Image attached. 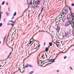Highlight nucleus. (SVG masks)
I'll use <instances>...</instances> for the list:
<instances>
[{"label": "nucleus", "mask_w": 74, "mask_h": 74, "mask_svg": "<svg viewBox=\"0 0 74 74\" xmlns=\"http://www.w3.org/2000/svg\"><path fill=\"white\" fill-rule=\"evenodd\" d=\"M73 20H74V16L73 14H71L67 16V20L68 21L66 22L65 23V27H68V26H71L72 27L73 29H74V27H73V24L74 26V22L73 21Z\"/></svg>", "instance_id": "nucleus-1"}, {"label": "nucleus", "mask_w": 74, "mask_h": 74, "mask_svg": "<svg viewBox=\"0 0 74 74\" xmlns=\"http://www.w3.org/2000/svg\"><path fill=\"white\" fill-rule=\"evenodd\" d=\"M56 59V58L54 59H51L49 60V62H47L46 63H49V62H55V60Z\"/></svg>", "instance_id": "nucleus-2"}, {"label": "nucleus", "mask_w": 74, "mask_h": 74, "mask_svg": "<svg viewBox=\"0 0 74 74\" xmlns=\"http://www.w3.org/2000/svg\"><path fill=\"white\" fill-rule=\"evenodd\" d=\"M29 67V65L28 64L27 65L25 66H24V67L23 68V71L22 72H21L22 73H23L24 72L25 70V68H27Z\"/></svg>", "instance_id": "nucleus-3"}, {"label": "nucleus", "mask_w": 74, "mask_h": 74, "mask_svg": "<svg viewBox=\"0 0 74 74\" xmlns=\"http://www.w3.org/2000/svg\"><path fill=\"white\" fill-rule=\"evenodd\" d=\"M40 3V1L39 0L36 1L35 2V4L36 5H38Z\"/></svg>", "instance_id": "nucleus-4"}, {"label": "nucleus", "mask_w": 74, "mask_h": 74, "mask_svg": "<svg viewBox=\"0 0 74 74\" xmlns=\"http://www.w3.org/2000/svg\"><path fill=\"white\" fill-rule=\"evenodd\" d=\"M69 10H67V9H64L62 10V12H63V14H64V12H66V11H68Z\"/></svg>", "instance_id": "nucleus-5"}, {"label": "nucleus", "mask_w": 74, "mask_h": 74, "mask_svg": "<svg viewBox=\"0 0 74 74\" xmlns=\"http://www.w3.org/2000/svg\"><path fill=\"white\" fill-rule=\"evenodd\" d=\"M27 11H29V12H30V11H29V10H27V9L26 10H25L24 12H23V14L22 15V16H21L20 17H19L18 18H17V19H18V18H21V17H22V16H23V14H25V12H27Z\"/></svg>", "instance_id": "nucleus-6"}, {"label": "nucleus", "mask_w": 74, "mask_h": 74, "mask_svg": "<svg viewBox=\"0 0 74 74\" xmlns=\"http://www.w3.org/2000/svg\"><path fill=\"white\" fill-rule=\"evenodd\" d=\"M69 36V34H68V33H65V36H63L64 37H67Z\"/></svg>", "instance_id": "nucleus-7"}, {"label": "nucleus", "mask_w": 74, "mask_h": 74, "mask_svg": "<svg viewBox=\"0 0 74 74\" xmlns=\"http://www.w3.org/2000/svg\"><path fill=\"white\" fill-rule=\"evenodd\" d=\"M60 27H58L57 29H56V30L58 32L59 31V30H60Z\"/></svg>", "instance_id": "nucleus-8"}, {"label": "nucleus", "mask_w": 74, "mask_h": 74, "mask_svg": "<svg viewBox=\"0 0 74 74\" xmlns=\"http://www.w3.org/2000/svg\"><path fill=\"white\" fill-rule=\"evenodd\" d=\"M11 53H12V52H11L10 53V54L9 55V56L7 57V58H6V59L5 60H7V59H8V58H10V57H9V56H10V55H11Z\"/></svg>", "instance_id": "nucleus-9"}, {"label": "nucleus", "mask_w": 74, "mask_h": 74, "mask_svg": "<svg viewBox=\"0 0 74 74\" xmlns=\"http://www.w3.org/2000/svg\"><path fill=\"white\" fill-rule=\"evenodd\" d=\"M3 12H0V21H1V14H3Z\"/></svg>", "instance_id": "nucleus-10"}, {"label": "nucleus", "mask_w": 74, "mask_h": 74, "mask_svg": "<svg viewBox=\"0 0 74 74\" xmlns=\"http://www.w3.org/2000/svg\"><path fill=\"white\" fill-rule=\"evenodd\" d=\"M62 21L63 22H64V21L66 20V19L64 18V17L63 18H62Z\"/></svg>", "instance_id": "nucleus-11"}, {"label": "nucleus", "mask_w": 74, "mask_h": 74, "mask_svg": "<svg viewBox=\"0 0 74 74\" xmlns=\"http://www.w3.org/2000/svg\"><path fill=\"white\" fill-rule=\"evenodd\" d=\"M48 49H49L48 47H46L45 49V51L46 52H47L48 51Z\"/></svg>", "instance_id": "nucleus-12"}, {"label": "nucleus", "mask_w": 74, "mask_h": 74, "mask_svg": "<svg viewBox=\"0 0 74 74\" xmlns=\"http://www.w3.org/2000/svg\"><path fill=\"white\" fill-rule=\"evenodd\" d=\"M63 15L64 16L63 17V18H64V14H63V13H61V14H60V15H59V16L60 15L61 16V17H62V16H63V15Z\"/></svg>", "instance_id": "nucleus-13"}, {"label": "nucleus", "mask_w": 74, "mask_h": 74, "mask_svg": "<svg viewBox=\"0 0 74 74\" xmlns=\"http://www.w3.org/2000/svg\"><path fill=\"white\" fill-rule=\"evenodd\" d=\"M29 55V56H28L26 58H25V59H24L23 61H24V60H25V59H26L28 58H29V56H30L31 55H32V54L31 53V54H30Z\"/></svg>", "instance_id": "nucleus-14"}, {"label": "nucleus", "mask_w": 74, "mask_h": 74, "mask_svg": "<svg viewBox=\"0 0 74 74\" xmlns=\"http://www.w3.org/2000/svg\"><path fill=\"white\" fill-rule=\"evenodd\" d=\"M38 49L36 51H35L34 52H32L31 53V54H32V53H35V52H37V51H38Z\"/></svg>", "instance_id": "nucleus-15"}, {"label": "nucleus", "mask_w": 74, "mask_h": 74, "mask_svg": "<svg viewBox=\"0 0 74 74\" xmlns=\"http://www.w3.org/2000/svg\"><path fill=\"white\" fill-rule=\"evenodd\" d=\"M41 32V31H39L38 32H37V33H36V34H35L34 35V36H35V35H36V34H38V33H39V32Z\"/></svg>", "instance_id": "nucleus-16"}, {"label": "nucleus", "mask_w": 74, "mask_h": 74, "mask_svg": "<svg viewBox=\"0 0 74 74\" xmlns=\"http://www.w3.org/2000/svg\"><path fill=\"white\" fill-rule=\"evenodd\" d=\"M16 12H15L14 13V16H16Z\"/></svg>", "instance_id": "nucleus-17"}, {"label": "nucleus", "mask_w": 74, "mask_h": 74, "mask_svg": "<svg viewBox=\"0 0 74 74\" xmlns=\"http://www.w3.org/2000/svg\"><path fill=\"white\" fill-rule=\"evenodd\" d=\"M4 3H5V1H3V2L2 3V5H4Z\"/></svg>", "instance_id": "nucleus-18"}, {"label": "nucleus", "mask_w": 74, "mask_h": 74, "mask_svg": "<svg viewBox=\"0 0 74 74\" xmlns=\"http://www.w3.org/2000/svg\"><path fill=\"white\" fill-rule=\"evenodd\" d=\"M16 21L14 22L13 21H9L10 22H12V23H15V22H16Z\"/></svg>", "instance_id": "nucleus-19"}, {"label": "nucleus", "mask_w": 74, "mask_h": 74, "mask_svg": "<svg viewBox=\"0 0 74 74\" xmlns=\"http://www.w3.org/2000/svg\"><path fill=\"white\" fill-rule=\"evenodd\" d=\"M49 44L50 46H52V43L49 42Z\"/></svg>", "instance_id": "nucleus-20"}, {"label": "nucleus", "mask_w": 74, "mask_h": 74, "mask_svg": "<svg viewBox=\"0 0 74 74\" xmlns=\"http://www.w3.org/2000/svg\"><path fill=\"white\" fill-rule=\"evenodd\" d=\"M52 64V62L47 64H46L45 66H48V65H49V64Z\"/></svg>", "instance_id": "nucleus-21"}, {"label": "nucleus", "mask_w": 74, "mask_h": 74, "mask_svg": "<svg viewBox=\"0 0 74 74\" xmlns=\"http://www.w3.org/2000/svg\"><path fill=\"white\" fill-rule=\"evenodd\" d=\"M6 14L7 16H8V15H9V14H8V12H6Z\"/></svg>", "instance_id": "nucleus-22"}, {"label": "nucleus", "mask_w": 74, "mask_h": 74, "mask_svg": "<svg viewBox=\"0 0 74 74\" xmlns=\"http://www.w3.org/2000/svg\"><path fill=\"white\" fill-rule=\"evenodd\" d=\"M2 25H3V24L2 23H0V27H1V26H2Z\"/></svg>", "instance_id": "nucleus-23"}, {"label": "nucleus", "mask_w": 74, "mask_h": 74, "mask_svg": "<svg viewBox=\"0 0 74 74\" xmlns=\"http://www.w3.org/2000/svg\"><path fill=\"white\" fill-rule=\"evenodd\" d=\"M44 7H43V8H42V10L41 11V12H42V11H43V10L44 9Z\"/></svg>", "instance_id": "nucleus-24"}, {"label": "nucleus", "mask_w": 74, "mask_h": 74, "mask_svg": "<svg viewBox=\"0 0 74 74\" xmlns=\"http://www.w3.org/2000/svg\"><path fill=\"white\" fill-rule=\"evenodd\" d=\"M66 9H67V10H68V9H69V10L70 11H71V9L69 7H68Z\"/></svg>", "instance_id": "nucleus-25"}, {"label": "nucleus", "mask_w": 74, "mask_h": 74, "mask_svg": "<svg viewBox=\"0 0 74 74\" xmlns=\"http://www.w3.org/2000/svg\"><path fill=\"white\" fill-rule=\"evenodd\" d=\"M52 34H54V35L55 34V33H54V32H53V31H52Z\"/></svg>", "instance_id": "nucleus-26"}, {"label": "nucleus", "mask_w": 74, "mask_h": 74, "mask_svg": "<svg viewBox=\"0 0 74 74\" xmlns=\"http://www.w3.org/2000/svg\"><path fill=\"white\" fill-rule=\"evenodd\" d=\"M11 25H12V27L14 26V24H10Z\"/></svg>", "instance_id": "nucleus-27"}, {"label": "nucleus", "mask_w": 74, "mask_h": 74, "mask_svg": "<svg viewBox=\"0 0 74 74\" xmlns=\"http://www.w3.org/2000/svg\"><path fill=\"white\" fill-rule=\"evenodd\" d=\"M62 19H60L59 21V22H62Z\"/></svg>", "instance_id": "nucleus-28"}, {"label": "nucleus", "mask_w": 74, "mask_h": 74, "mask_svg": "<svg viewBox=\"0 0 74 74\" xmlns=\"http://www.w3.org/2000/svg\"><path fill=\"white\" fill-rule=\"evenodd\" d=\"M50 28H51V26H49V31H50Z\"/></svg>", "instance_id": "nucleus-29"}, {"label": "nucleus", "mask_w": 74, "mask_h": 74, "mask_svg": "<svg viewBox=\"0 0 74 74\" xmlns=\"http://www.w3.org/2000/svg\"><path fill=\"white\" fill-rule=\"evenodd\" d=\"M71 5L72 7H73V6H74V4L73 3H72L71 4Z\"/></svg>", "instance_id": "nucleus-30"}, {"label": "nucleus", "mask_w": 74, "mask_h": 74, "mask_svg": "<svg viewBox=\"0 0 74 74\" xmlns=\"http://www.w3.org/2000/svg\"><path fill=\"white\" fill-rule=\"evenodd\" d=\"M5 37L3 39V42L5 41Z\"/></svg>", "instance_id": "nucleus-31"}, {"label": "nucleus", "mask_w": 74, "mask_h": 74, "mask_svg": "<svg viewBox=\"0 0 74 74\" xmlns=\"http://www.w3.org/2000/svg\"><path fill=\"white\" fill-rule=\"evenodd\" d=\"M67 58V56H65L64 58V59H66V58Z\"/></svg>", "instance_id": "nucleus-32"}, {"label": "nucleus", "mask_w": 74, "mask_h": 74, "mask_svg": "<svg viewBox=\"0 0 74 74\" xmlns=\"http://www.w3.org/2000/svg\"><path fill=\"white\" fill-rule=\"evenodd\" d=\"M56 42H57V43H58V44H60V42H57V41H56Z\"/></svg>", "instance_id": "nucleus-33"}, {"label": "nucleus", "mask_w": 74, "mask_h": 74, "mask_svg": "<svg viewBox=\"0 0 74 74\" xmlns=\"http://www.w3.org/2000/svg\"><path fill=\"white\" fill-rule=\"evenodd\" d=\"M73 46H74V45H71V46H70V47L69 48H68V49H69V48H71V47H73Z\"/></svg>", "instance_id": "nucleus-34"}, {"label": "nucleus", "mask_w": 74, "mask_h": 74, "mask_svg": "<svg viewBox=\"0 0 74 74\" xmlns=\"http://www.w3.org/2000/svg\"><path fill=\"white\" fill-rule=\"evenodd\" d=\"M11 25V24H10V23H8V25Z\"/></svg>", "instance_id": "nucleus-35"}, {"label": "nucleus", "mask_w": 74, "mask_h": 74, "mask_svg": "<svg viewBox=\"0 0 74 74\" xmlns=\"http://www.w3.org/2000/svg\"><path fill=\"white\" fill-rule=\"evenodd\" d=\"M56 45L57 46V47H59V45L57 43H56Z\"/></svg>", "instance_id": "nucleus-36"}, {"label": "nucleus", "mask_w": 74, "mask_h": 74, "mask_svg": "<svg viewBox=\"0 0 74 74\" xmlns=\"http://www.w3.org/2000/svg\"><path fill=\"white\" fill-rule=\"evenodd\" d=\"M70 69H71V70H73V69L71 67H70Z\"/></svg>", "instance_id": "nucleus-37"}, {"label": "nucleus", "mask_w": 74, "mask_h": 74, "mask_svg": "<svg viewBox=\"0 0 74 74\" xmlns=\"http://www.w3.org/2000/svg\"><path fill=\"white\" fill-rule=\"evenodd\" d=\"M6 4L7 5H8V2H6Z\"/></svg>", "instance_id": "nucleus-38"}, {"label": "nucleus", "mask_w": 74, "mask_h": 74, "mask_svg": "<svg viewBox=\"0 0 74 74\" xmlns=\"http://www.w3.org/2000/svg\"><path fill=\"white\" fill-rule=\"evenodd\" d=\"M29 66L30 67H31V68L32 67V66L31 65H29Z\"/></svg>", "instance_id": "nucleus-39"}, {"label": "nucleus", "mask_w": 74, "mask_h": 74, "mask_svg": "<svg viewBox=\"0 0 74 74\" xmlns=\"http://www.w3.org/2000/svg\"><path fill=\"white\" fill-rule=\"evenodd\" d=\"M5 18L3 20L4 22H5Z\"/></svg>", "instance_id": "nucleus-40"}, {"label": "nucleus", "mask_w": 74, "mask_h": 74, "mask_svg": "<svg viewBox=\"0 0 74 74\" xmlns=\"http://www.w3.org/2000/svg\"><path fill=\"white\" fill-rule=\"evenodd\" d=\"M32 4V2H30V3L29 4V5H31V4Z\"/></svg>", "instance_id": "nucleus-41"}, {"label": "nucleus", "mask_w": 74, "mask_h": 74, "mask_svg": "<svg viewBox=\"0 0 74 74\" xmlns=\"http://www.w3.org/2000/svg\"><path fill=\"white\" fill-rule=\"evenodd\" d=\"M41 32H47L44 31H41Z\"/></svg>", "instance_id": "nucleus-42"}, {"label": "nucleus", "mask_w": 74, "mask_h": 74, "mask_svg": "<svg viewBox=\"0 0 74 74\" xmlns=\"http://www.w3.org/2000/svg\"><path fill=\"white\" fill-rule=\"evenodd\" d=\"M57 73H59V71L58 70H57Z\"/></svg>", "instance_id": "nucleus-43"}, {"label": "nucleus", "mask_w": 74, "mask_h": 74, "mask_svg": "<svg viewBox=\"0 0 74 74\" xmlns=\"http://www.w3.org/2000/svg\"><path fill=\"white\" fill-rule=\"evenodd\" d=\"M41 14H40L39 15H38V18H39V17H40V15H41Z\"/></svg>", "instance_id": "nucleus-44"}, {"label": "nucleus", "mask_w": 74, "mask_h": 74, "mask_svg": "<svg viewBox=\"0 0 74 74\" xmlns=\"http://www.w3.org/2000/svg\"><path fill=\"white\" fill-rule=\"evenodd\" d=\"M67 12H68V11L67 12L65 13L64 14L65 15H66V14H67Z\"/></svg>", "instance_id": "nucleus-45"}, {"label": "nucleus", "mask_w": 74, "mask_h": 74, "mask_svg": "<svg viewBox=\"0 0 74 74\" xmlns=\"http://www.w3.org/2000/svg\"><path fill=\"white\" fill-rule=\"evenodd\" d=\"M16 71L14 72V73H16V72H17V71Z\"/></svg>", "instance_id": "nucleus-46"}, {"label": "nucleus", "mask_w": 74, "mask_h": 74, "mask_svg": "<svg viewBox=\"0 0 74 74\" xmlns=\"http://www.w3.org/2000/svg\"><path fill=\"white\" fill-rule=\"evenodd\" d=\"M7 46H8V47H9V48H11V47H10V46H9L8 45H7Z\"/></svg>", "instance_id": "nucleus-47"}, {"label": "nucleus", "mask_w": 74, "mask_h": 74, "mask_svg": "<svg viewBox=\"0 0 74 74\" xmlns=\"http://www.w3.org/2000/svg\"><path fill=\"white\" fill-rule=\"evenodd\" d=\"M8 10L9 11H10V8H8Z\"/></svg>", "instance_id": "nucleus-48"}, {"label": "nucleus", "mask_w": 74, "mask_h": 74, "mask_svg": "<svg viewBox=\"0 0 74 74\" xmlns=\"http://www.w3.org/2000/svg\"><path fill=\"white\" fill-rule=\"evenodd\" d=\"M38 7V6H35V8H36V7Z\"/></svg>", "instance_id": "nucleus-49"}, {"label": "nucleus", "mask_w": 74, "mask_h": 74, "mask_svg": "<svg viewBox=\"0 0 74 74\" xmlns=\"http://www.w3.org/2000/svg\"><path fill=\"white\" fill-rule=\"evenodd\" d=\"M46 56V57L47 58H48V57H47V54H46V53H45Z\"/></svg>", "instance_id": "nucleus-50"}, {"label": "nucleus", "mask_w": 74, "mask_h": 74, "mask_svg": "<svg viewBox=\"0 0 74 74\" xmlns=\"http://www.w3.org/2000/svg\"><path fill=\"white\" fill-rule=\"evenodd\" d=\"M33 4H34V1Z\"/></svg>", "instance_id": "nucleus-51"}, {"label": "nucleus", "mask_w": 74, "mask_h": 74, "mask_svg": "<svg viewBox=\"0 0 74 74\" xmlns=\"http://www.w3.org/2000/svg\"><path fill=\"white\" fill-rule=\"evenodd\" d=\"M45 63H47L46 62V63H43V65H44V64H45Z\"/></svg>", "instance_id": "nucleus-52"}, {"label": "nucleus", "mask_w": 74, "mask_h": 74, "mask_svg": "<svg viewBox=\"0 0 74 74\" xmlns=\"http://www.w3.org/2000/svg\"><path fill=\"white\" fill-rule=\"evenodd\" d=\"M31 43H32V42H30L29 43V44L30 45L31 44Z\"/></svg>", "instance_id": "nucleus-53"}, {"label": "nucleus", "mask_w": 74, "mask_h": 74, "mask_svg": "<svg viewBox=\"0 0 74 74\" xmlns=\"http://www.w3.org/2000/svg\"><path fill=\"white\" fill-rule=\"evenodd\" d=\"M27 47H28V46H29V44H28V45H27Z\"/></svg>", "instance_id": "nucleus-54"}, {"label": "nucleus", "mask_w": 74, "mask_h": 74, "mask_svg": "<svg viewBox=\"0 0 74 74\" xmlns=\"http://www.w3.org/2000/svg\"><path fill=\"white\" fill-rule=\"evenodd\" d=\"M14 19V16L12 18V19Z\"/></svg>", "instance_id": "nucleus-55"}, {"label": "nucleus", "mask_w": 74, "mask_h": 74, "mask_svg": "<svg viewBox=\"0 0 74 74\" xmlns=\"http://www.w3.org/2000/svg\"><path fill=\"white\" fill-rule=\"evenodd\" d=\"M42 53V52H41L40 54H39V56H40V54H41V53Z\"/></svg>", "instance_id": "nucleus-56"}, {"label": "nucleus", "mask_w": 74, "mask_h": 74, "mask_svg": "<svg viewBox=\"0 0 74 74\" xmlns=\"http://www.w3.org/2000/svg\"><path fill=\"white\" fill-rule=\"evenodd\" d=\"M45 44H46V43L45 42L44 44V45H45Z\"/></svg>", "instance_id": "nucleus-57"}, {"label": "nucleus", "mask_w": 74, "mask_h": 74, "mask_svg": "<svg viewBox=\"0 0 74 74\" xmlns=\"http://www.w3.org/2000/svg\"><path fill=\"white\" fill-rule=\"evenodd\" d=\"M43 57H44V55H43L42 56V58H43Z\"/></svg>", "instance_id": "nucleus-58"}, {"label": "nucleus", "mask_w": 74, "mask_h": 74, "mask_svg": "<svg viewBox=\"0 0 74 74\" xmlns=\"http://www.w3.org/2000/svg\"><path fill=\"white\" fill-rule=\"evenodd\" d=\"M40 47V45H38V47Z\"/></svg>", "instance_id": "nucleus-59"}, {"label": "nucleus", "mask_w": 74, "mask_h": 74, "mask_svg": "<svg viewBox=\"0 0 74 74\" xmlns=\"http://www.w3.org/2000/svg\"><path fill=\"white\" fill-rule=\"evenodd\" d=\"M37 47H36L35 49H37Z\"/></svg>", "instance_id": "nucleus-60"}, {"label": "nucleus", "mask_w": 74, "mask_h": 74, "mask_svg": "<svg viewBox=\"0 0 74 74\" xmlns=\"http://www.w3.org/2000/svg\"><path fill=\"white\" fill-rule=\"evenodd\" d=\"M62 52H60L59 53H58V55H59V54H60V53H61Z\"/></svg>", "instance_id": "nucleus-61"}, {"label": "nucleus", "mask_w": 74, "mask_h": 74, "mask_svg": "<svg viewBox=\"0 0 74 74\" xmlns=\"http://www.w3.org/2000/svg\"><path fill=\"white\" fill-rule=\"evenodd\" d=\"M43 67H46V66H42Z\"/></svg>", "instance_id": "nucleus-62"}, {"label": "nucleus", "mask_w": 74, "mask_h": 74, "mask_svg": "<svg viewBox=\"0 0 74 74\" xmlns=\"http://www.w3.org/2000/svg\"><path fill=\"white\" fill-rule=\"evenodd\" d=\"M54 43L55 44H56V43H55V42H54Z\"/></svg>", "instance_id": "nucleus-63"}, {"label": "nucleus", "mask_w": 74, "mask_h": 74, "mask_svg": "<svg viewBox=\"0 0 74 74\" xmlns=\"http://www.w3.org/2000/svg\"><path fill=\"white\" fill-rule=\"evenodd\" d=\"M42 63H43V62H41L40 63V64H42Z\"/></svg>", "instance_id": "nucleus-64"}]
</instances>
